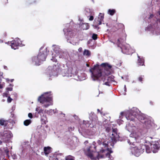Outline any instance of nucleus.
<instances>
[{"instance_id":"33","label":"nucleus","mask_w":160,"mask_h":160,"mask_svg":"<svg viewBox=\"0 0 160 160\" xmlns=\"http://www.w3.org/2000/svg\"><path fill=\"white\" fill-rule=\"evenodd\" d=\"M123 122V121L121 120V119H118L117 120V122L119 124V125H120V124H122Z\"/></svg>"},{"instance_id":"7","label":"nucleus","mask_w":160,"mask_h":160,"mask_svg":"<svg viewBox=\"0 0 160 160\" xmlns=\"http://www.w3.org/2000/svg\"><path fill=\"white\" fill-rule=\"evenodd\" d=\"M118 47L121 48L122 52L127 54H131L135 52L134 50L130 48L129 45L128 44H126L121 47L120 44L118 43Z\"/></svg>"},{"instance_id":"3","label":"nucleus","mask_w":160,"mask_h":160,"mask_svg":"<svg viewBox=\"0 0 160 160\" xmlns=\"http://www.w3.org/2000/svg\"><path fill=\"white\" fill-rule=\"evenodd\" d=\"M90 71L92 73L91 78L93 81L97 80L101 77L102 80L105 82L104 84L107 86H109L110 82L114 81V77L113 76H111L108 77L106 73V76H104L98 66H95L90 69Z\"/></svg>"},{"instance_id":"21","label":"nucleus","mask_w":160,"mask_h":160,"mask_svg":"<svg viewBox=\"0 0 160 160\" xmlns=\"http://www.w3.org/2000/svg\"><path fill=\"white\" fill-rule=\"evenodd\" d=\"M81 28L83 30H87L88 29L89 26L88 23H83L81 25Z\"/></svg>"},{"instance_id":"22","label":"nucleus","mask_w":160,"mask_h":160,"mask_svg":"<svg viewBox=\"0 0 160 160\" xmlns=\"http://www.w3.org/2000/svg\"><path fill=\"white\" fill-rule=\"evenodd\" d=\"M117 129L116 128H114L112 130V136H113L114 137H115L116 138H117Z\"/></svg>"},{"instance_id":"16","label":"nucleus","mask_w":160,"mask_h":160,"mask_svg":"<svg viewBox=\"0 0 160 160\" xmlns=\"http://www.w3.org/2000/svg\"><path fill=\"white\" fill-rule=\"evenodd\" d=\"M86 14L87 16L91 15L93 14V11L89 8H86L85 9Z\"/></svg>"},{"instance_id":"4","label":"nucleus","mask_w":160,"mask_h":160,"mask_svg":"<svg viewBox=\"0 0 160 160\" xmlns=\"http://www.w3.org/2000/svg\"><path fill=\"white\" fill-rule=\"evenodd\" d=\"M127 130L131 133L130 135V138L128 141V142L130 144L132 143L133 144L135 141L139 138L141 135V133L139 131V129L135 126H134L132 124L128 123L126 126Z\"/></svg>"},{"instance_id":"20","label":"nucleus","mask_w":160,"mask_h":160,"mask_svg":"<svg viewBox=\"0 0 160 160\" xmlns=\"http://www.w3.org/2000/svg\"><path fill=\"white\" fill-rule=\"evenodd\" d=\"M35 57H34L32 58V61L33 63V64H34L35 65H40V63L41 62L39 58H38L37 59H36L35 60H34V58Z\"/></svg>"},{"instance_id":"23","label":"nucleus","mask_w":160,"mask_h":160,"mask_svg":"<svg viewBox=\"0 0 160 160\" xmlns=\"http://www.w3.org/2000/svg\"><path fill=\"white\" fill-rule=\"evenodd\" d=\"M101 65L102 66L104 67V69H105L106 68V69H110L111 68V66L107 63H102Z\"/></svg>"},{"instance_id":"39","label":"nucleus","mask_w":160,"mask_h":160,"mask_svg":"<svg viewBox=\"0 0 160 160\" xmlns=\"http://www.w3.org/2000/svg\"><path fill=\"white\" fill-rule=\"evenodd\" d=\"M123 112H121V113H120V115L119 116V118H121V117H122V115H123Z\"/></svg>"},{"instance_id":"36","label":"nucleus","mask_w":160,"mask_h":160,"mask_svg":"<svg viewBox=\"0 0 160 160\" xmlns=\"http://www.w3.org/2000/svg\"><path fill=\"white\" fill-rule=\"evenodd\" d=\"M28 117L30 118H32V114L31 113H29L28 114Z\"/></svg>"},{"instance_id":"14","label":"nucleus","mask_w":160,"mask_h":160,"mask_svg":"<svg viewBox=\"0 0 160 160\" xmlns=\"http://www.w3.org/2000/svg\"><path fill=\"white\" fill-rule=\"evenodd\" d=\"M41 121L42 123L44 124H46L47 122V119L45 115H43L41 116Z\"/></svg>"},{"instance_id":"37","label":"nucleus","mask_w":160,"mask_h":160,"mask_svg":"<svg viewBox=\"0 0 160 160\" xmlns=\"http://www.w3.org/2000/svg\"><path fill=\"white\" fill-rule=\"evenodd\" d=\"M89 19L90 21H92L93 19V17L92 16H91L89 18Z\"/></svg>"},{"instance_id":"26","label":"nucleus","mask_w":160,"mask_h":160,"mask_svg":"<svg viewBox=\"0 0 160 160\" xmlns=\"http://www.w3.org/2000/svg\"><path fill=\"white\" fill-rule=\"evenodd\" d=\"M36 111L38 112V113L40 114L41 115V113H43V110L41 109L40 107H38L36 108Z\"/></svg>"},{"instance_id":"31","label":"nucleus","mask_w":160,"mask_h":160,"mask_svg":"<svg viewBox=\"0 0 160 160\" xmlns=\"http://www.w3.org/2000/svg\"><path fill=\"white\" fill-rule=\"evenodd\" d=\"M108 142H102V143H101L100 144V143L99 142L98 143L100 145H102V146H105V147H107L108 146Z\"/></svg>"},{"instance_id":"44","label":"nucleus","mask_w":160,"mask_h":160,"mask_svg":"<svg viewBox=\"0 0 160 160\" xmlns=\"http://www.w3.org/2000/svg\"><path fill=\"white\" fill-rule=\"evenodd\" d=\"M63 31L65 32V34H66V31H67V29H64L63 30Z\"/></svg>"},{"instance_id":"8","label":"nucleus","mask_w":160,"mask_h":160,"mask_svg":"<svg viewBox=\"0 0 160 160\" xmlns=\"http://www.w3.org/2000/svg\"><path fill=\"white\" fill-rule=\"evenodd\" d=\"M144 149L141 145L135 147H132L131 148L132 154L136 157H138L142 153L144 152Z\"/></svg>"},{"instance_id":"15","label":"nucleus","mask_w":160,"mask_h":160,"mask_svg":"<svg viewBox=\"0 0 160 160\" xmlns=\"http://www.w3.org/2000/svg\"><path fill=\"white\" fill-rule=\"evenodd\" d=\"M51 149V148L49 147H45L44 148V152L46 155L48 154L50 152Z\"/></svg>"},{"instance_id":"2","label":"nucleus","mask_w":160,"mask_h":160,"mask_svg":"<svg viewBox=\"0 0 160 160\" xmlns=\"http://www.w3.org/2000/svg\"><path fill=\"white\" fill-rule=\"evenodd\" d=\"M140 113L139 110L134 108L130 111H128L126 112L125 117L128 120L131 121H133L135 118H137L142 123H144L147 128H149L151 125L152 118L144 114H140Z\"/></svg>"},{"instance_id":"12","label":"nucleus","mask_w":160,"mask_h":160,"mask_svg":"<svg viewBox=\"0 0 160 160\" xmlns=\"http://www.w3.org/2000/svg\"><path fill=\"white\" fill-rule=\"evenodd\" d=\"M152 151L153 153H156L157 152L159 146H158L156 142H153L150 145Z\"/></svg>"},{"instance_id":"17","label":"nucleus","mask_w":160,"mask_h":160,"mask_svg":"<svg viewBox=\"0 0 160 160\" xmlns=\"http://www.w3.org/2000/svg\"><path fill=\"white\" fill-rule=\"evenodd\" d=\"M142 147L143 148H146V152L147 153H149L151 152V151H152L151 148V149L150 147L149 146H146V145H142Z\"/></svg>"},{"instance_id":"25","label":"nucleus","mask_w":160,"mask_h":160,"mask_svg":"<svg viewBox=\"0 0 160 160\" xmlns=\"http://www.w3.org/2000/svg\"><path fill=\"white\" fill-rule=\"evenodd\" d=\"M31 122L30 120H26L24 122V124L25 126L28 125Z\"/></svg>"},{"instance_id":"6","label":"nucleus","mask_w":160,"mask_h":160,"mask_svg":"<svg viewBox=\"0 0 160 160\" xmlns=\"http://www.w3.org/2000/svg\"><path fill=\"white\" fill-rule=\"evenodd\" d=\"M12 137V134L9 131H4L1 132L0 134V144H2V142H6L10 140Z\"/></svg>"},{"instance_id":"1","label":"nucleus","mask_w":160,"mask_h":160,"mask_svg":"<svg viewBox=\"0 0 160 160\" xmlns=\"http://www.w3.org/2000/svg\"><path fill=\"white\" fill-rule=\"evenodd\" d=\"M85 146L84 148V151L86 154L91 159H96L107 157L108 160H112V158L110 153L112 151L109 149H102L100 152H96V143L93 142L92 144L88 143V141L84 142Z\"/></svg>"},{"instance_id":"38","label":"nucleus","mask_w":160,"mask_h":160,"mask_svg":"<svg viewBox=\"0 0 160 160\" xmlns=\"http://www.w3.org/2000/svg\"><path fill=\"white\" fill-rule=\"evenodd\" d=\"M51 60L53 62H56L57 61V60L55 58H54L53 57H52V58Z\"/></svg>"},{"instance_id":"9","label":"nucleus","mask_w":160,"mask_h":160,"mask_svg":"<svg viewBox=\"0 0 160 160\" xmlns=\"http://www.w3.org/2000/svg\"><path fill=\"white\" fill-rule=\"evenodd\" d=\"M47 54V48H45L43 52L42 53L40 52L37 57H35L34 58V60H35L36 59H37L38 58H39L41 62L42 61H44L45 60Z\"/></svg>"},{"instance_id":"24","label":"nucleus","mask_w":160,"mask_h":160,"mask_svg":"<svg viewBox=\"0 0 160 160\" xmlns=\"http://www.w3.org/2000/svg\"><path fill=\"white\" fill-rule=\"evenodd\" d=\"M83 54L84 55L89 56L90 55V52L88 50L85 49L83 53Z\"/></svg>"},{"instance_id":"51","label":"nucleus","mask_w":160,"mask_h":160,"mask_svg":"<svg viewBox=\"0 0 160 160\" xmlns=\"http://www.w3.org/2000/svg\"><path fill=\"white\" fill-rule=\"evenodd\" d=\"M2 88V87L0 85V88Z\"/></svg>"},{"instance_id":"13","label":"nucleus","mask_w":160,"mask_h":160,"mask_svg":"<svg viewBox=\"0 0 160 160\" xmlns=\"http://www.w3.org/2000/svg\"><path fill=\"white\" fill-rule=\"evenodd\" d=\"M103 18L104 15L103 14L100 13L98 18V25H100L101 24L102 22L103 21Z\"/></svg>"},{"instance_id":"56","label":"nucleus","mask_w":160,"mask_h":160,"mask_svg":"<svg viewBox=\"0 0 160 160\" xmlns=\"http://www.w3.org/2000/svg\"><path fill=\"white\" fill-rule=\"evenodd\" d=\"M59 58H61V57H60V56H59Z\"/></svg>"},{"instance_id":"43","label":"nucleus","mask_w":160,"mask_h":160,"mask_svg":"<svg viewBox=\"0 0 160 160\" xmlns=\"http://www.w3.org/2000/svg\"><path fill=\"white\" fill-rule=\"evenodd\" d=\"M110 130V129L109 128H107V129H106V131L108 132H109V131Z\"/></svg>"},{"instance_id":"19","label":"nucleus","mask_w":160,"mask_h":160,"mask_svg":"<svg viewBox=\"0 0 160 160\" xmlns=\"http://www.w3.org/2000/svg\"><path fill=\"white\" fill-rule=\"evenodd\" d=\"M138 64L139 65H143L144 63V61L143 59H142L140 58V56H138Z\"/></svg>"},{"instance_id":"50","label":"nucleus","mask_w":160,"mask_h":160,"mask_svg":"<svg viewBox=\"0 0 160 160\" xmlns=\"http://www.w3.org/2000/svg\"><path fill=\"white\" fill-rule=\"evenodd\" d=\"M13 94L15 95V96L16 97V96L17 95V94L15 93H14Z\"/></svg>"},{"instance_id":"46","label":"nucleus","mask_w":160,"mask_h":160,"mask_svg":"<svg viewBox=\"0 0 160 160\" xmlns=\"http://www.w3.org/2000/svg\"><path fill=\"white\" fill-rule=\"evenodd\" d=\"M50 75L51 76V75H53V76H55V75H55V74H53V73H52V74H50Z\"/></svg>"},{"instance_id":"5","label":"nucleus","mask_w":160,"mask_h":160,"mask_svg":"<svg viewBox=\"0 0 160 160\" xmlns=\"http://www.w3.org/2000/svg\"><path fill=\"white\" fill-rule=\"evenodd\" d=\"M51 93V92H45L38 98V101L43 104L45 108H47L52 104Z\"/></svg>"},{"instance_id":"32","label":"nucleus","mask_w":160,"mask_h":160,"mask_svg":"<svg viewBox=\"0 0 160 160\" xmlns=\"http://www.w3.org/2000/svg\"><path fill=\"white\" fill-rule=\"evenodd\" d=\"M92 38L94 40H96L97 39V35L95 34H93L92 36Z\"/></svg>"},{"instance_id":"18","label":"nucleus","mask_w":160,"mask_h":160,"mask_svg":"<svg viewBox=\"0 0 160 160\" xmlns=\"http://www.w3.org/2000/svg\"><path fill=\"white\" fill-rule=\"evenodd\" d=\"M53 47L55 48H54V50L55 52V53L57 54V56L59 55V52L60 51V49L58 46H56V45H54Z\"/></svg>"},{"instance_id":"49","label":"nucleus","mask_w":160,"mask_h":160,"mask_svg":"<svg viewBox=\"0 0 160 160\" xmlns=\"http://www.w3.org/2000/svg\"><path fill=\"white\" fill-rule=\"evenodd\" d=\"M152 16H153V15H152H152H151L150 16V18H152Z\"/></svg>"},{"instance_id":"34","label":"nucleus","mask_w":160,"mask_h":160,"mask_svg":"<svg viewBox=\"0 0 160 160\" xmlns=\"http://www.w3.org/2000/svg\"><path fill=\"white\" fill-rule=\"evenodd\" d=\"M12 100V99L10 97V96H8V98L7 99V102L8 103L11 102Z\"/></svg>"},{"instance_id":"30","label":"nucleus","mask_w":160,"mask_h":160,"mask_svg":"<svg viewBox=\"0 0 160 160\" xmlns=\"http://www.w3.org/2000/svg\"><path fill=\"white\" fill-rule=\"evenodd\" d=\"M9 92L8 91H6V92L3 93L2 96L4 97H8V96H9Z\"/></svg>"},{"instance_id":"47","label":"nucleus","mask_w":160,"mask_h":160,"mask_svg":"<svg viewBox=\"0 0 160 160\" xmlns=\"http://www.w3.org/2000/svg\"><path fill=\"white\" fill-rule=\"evenodd\" d=\"M124 89H125V91H126V86L125 85H124Z\"/></svg>"},{"instance_id":"27","label":"nucleus","mask_w":160,"mask_h":160,"mask_svg":"<svg viewBox=\"0 0 160 160\" xmlns=\"http://www.w3.org/2000/svg\"><path fill=\"white\" fill-rule=\"evenodd\" d=\"M115 12V10L114 9H109L108 10V13L111 15H113Z\"/></svg>"},{"instance_id":"35","label":"nucleus","mask_w":160,"mask_h":160,"mask_svg":"<svg viewBox=\"0 0 160 160\" xmlns=\"http://www.w3.org/2000/svg\"><path fill=\"white\" fill-rule=\"evenodd\" d=\"M6 90L8 92V91H12V88H6Z\"/></svg>"},{"instance_id":"53","label":"nucleus","mask_w":160,"mask_h":160,"mask_svg":"<svg viewBox=\"0 0 160 160\" xmlns=\"http://www.w3.org/2000/svg\"><path fill=\"white\" fill-rule=\"evenodd\" d=\"M97 111H98V112H100V110L99 109H98Z\"/></svg>"},{"instance_id":"40","label":"nucleus","mask_w":160,"mask_h":160,"mask_svg":"<svg viewBox=\"0 0 160 160\" xmlns=\"http://www.w3.org/2000/svg\"><path fill=\"white\" fill-rule=\"evenodd\" d=\"M82 48H80L78 49V51L79 52H81L82 51Z\"/></svg>"},{"instance_id":"55","label":"nucleus","mask_w":160,"mask_h":160,"mask_svg":"<svg viewBox=\"0 0 160 160\" xmlns=\"http://www.w3.org/2000/svg\"><path fill=\"white\" fill-rule=\"evenodd\" d=\"M87 65L88 67L89 66V65L88 64H87Z\"/></svg>"},{"instance_id":"28","label":"nucleus","mask_w":160,"mask_h":160,"mask_svg":"<svg viewBox=\"0 0 160 160\" xmlns=\"http://www.w3.org/2000/svg\"><path fill=\"white\" fill-rule=\"evenodd\" d=\"M66 160H74V157L71 156H68L66 157Z\"/></svg>"},{"instance_id":"45","label":"nucleus","mask_w":160,"mask_h":160,"mask_svg":"<svg viewBox=\"0 0 160 160\" xmlns=\"http://www.w3.org/2000/svg\"><path fill=\"white\" fill-rule=\"evenodd\" d=\"M4 68L5 69H7V67L5 66H4Z\"/></svg>"},{"instance_id":"41","label":"nucleus","mask_w":160,"mask_h":160,"mask_svg":"<svg viewBox=\"0 0 160 160\" xmlns=\"http://www.w3.org/2000/svg\"><path fill=\"white\" fill-rule=\"evenodd\" d=\"M138 79L139 81L141 82L142 81V78L141 77L139 78Z\"/></svg>"},{"instance_id":"42","label":"nucleus","mask_w":160,"mask_h":160,"mask_svg":"<svg viewBox=\"0 0 160 160\" xmlns=\"http://www.w3.org/2000/svg\"><path fill=\"white\" fill-rule=\"evenodd\" d=\"M151 27V26H148V28H147V29L148 30H151V28H150V27Z\"/></svg>"},{"instance_id":"11","label":"nucleus","mask_w":160,"mask_h":160,"mask_svg":"<svg viewBox=\"0 0 160 160\" xmlns=\"http://www.w3.org/2000/svg\"><path fill=\"white\" fill-rule=\"evenodd\" d=\"M67 36L66 37V38L67 39V41L72 43V42L71 41L72 40V38L75 36V33L70 31H67Z\"/></svg>"},{"instance_id":"54","label":"nucleus","mask_w":160,"mask_h":160,"mask_svg":"<svg viewBox=\"0 0 160 160\" xmlns=\"http://www.w3.org/2000/svg\"><path fill=\"white\" fill-rule=\"evenodd\" d=\"M55 160H58V159L57 158H55Z\"/></svg>"},{"instance_id":"48","label":"nucleus","mask_w":160,"mask_h":160,"mask_svg":"<svg viewBox=\"0 0 160 160\" xmlns=\"http://www.w3.org/2000/svg\"><path fill=\"white\" fill-rule=\"evenodd\" d=\"M121 41V39H118V42H119V43L120 42V41Z\"/></svg>"},{"instance_id":"10","label":"nucleus","mask_w":160,"mask_h":160,"mask_svg":"<svg viewBox=\"0 0 160 160\" xmlns=\"http://www.w3.org/2000/svg\"><path fill=\"white\" fill-rule=\"evenodd\" d=\"M22 41L19 38H16V40L12 41L11 42V47L12 48L16 49L18 48L19 46H21Z\"/></svg>"},{"instance_id":"58","label":"nucleus","mask_w":160,"mask_h":160,"mask_svg":"<svg viewBox=\"0 0 160 160\" xmlns=\"http://www.w3.org/2000/svg\"><path fill=\"white\" fill-rule=\"evenodd\" d=\"M159 147H160V146H159Z\"/></svg>"},{"instance_id":"29","label":"nucleus","mask_w":160,"mask_h":160,"mask_svg":"<svg viewBox=\"0 0 160 160\" xmlns=\"http://www.w3.org/2000/svg\"><path fill=\"white\" fill-rule=\"evenodd\" d=\"M7 122L6 121H4L3 119H1L0 120V124L2 125H6L7 124Z\"/></svg>"},{"instance_id":"52","label":"nucleus","mask_w":160,"mask_h":160,"mask_svg":"<svg viewBox=\"0 0 160 160\" xmlns=\"http://www.w3.org/2000/svg\"><path fill=\"white\" fill-rule=\"evenodd\" d=\"M13 80H13V79H11V82H12L13 81Z\"/></svg>"},{"instance_id":"57","label":"nucleus","mask_w":160,"mask_h":160,"mask_svg":"<svg viewBox=\"0 0 160 160\" xmlns=\"http://www.w3.org/2000/svg\"><path fill=\"white\" fill-rule=\"evenodd\" d=\"M7 80H8V79H7Z\"/></svg>"}]
</instances>
